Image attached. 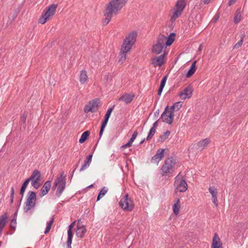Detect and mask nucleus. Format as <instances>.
<instances>
[{"instance_id":"obj_57","label":"nucleus","mask_w":248,"mask_h":248,"mask_svg":"<svg viewBox=\"0 0 248 248\" xmlns=\"http://www.w3.org/2000/svg\"><path fill=\"white\" fill-rule=\"evenodd\" d=\"M78 164H77L76 165V167H75V168L74 169V170H73L72 171V175H71V177H72L73 175H74V173L76 170L77 169V168H78Z\"/></svg>"},{"instance_id":"obj_18","label":"nucleus","mask_w":248,"mask_h":248,"mask_svg":"<svg viewBox=\"0 0 248 248\" xmlns=\"http://www.w3.org/2000/svg\"><path fill=\"white\" fill-rule=\"evenodd\" d=\"M135 95L134 93L130 94H124L121 97H120L118 100H122L126 104H128L130 103L133 99Z\"/></svg>"},{"instance_id":"obj_15","label":"nucleus","mask_w":248,"mask_h":248,"mask_svg":"<svg viewBox=\"0 0 248 248\" xmlns=\"http://www.w3.org/2000/svg\"><path fill=\"white\" fill-rule=\"evenodd\" d=\"M211 248H223L222 243L217 233H214Z\"/></svg>"},{"instance_id":"obj_22","label":"nucleus","mask_w":248,"mask_h":248,"mask_svg":"<svg viewBox=\"0 0 248 248\" xmlns=\"http://www.w3.org/2000/svg\"><path fill=\"white\" fill-rule=\"evenodd\" d=\"M113 107H112V108H109L105 115V117H104V120L102 121V125H104V126H106L108 122V119H109V118L111 115V113L113 109Z\"/></svg>"},{"instance_id":"obj_19","label":"nucleus","mask_w":248,"mask_h":248,"mask_svg":"<svg viewBox=\"0 0 248 248\" xmlns=\"http://www.w3.org/2000/svg\"><path fill=\"white\" fill-rule=\"evenodd\" d=\"M210 142V140L207 138L199 141L196 145L198 147V149L202 150Z\"/></svg>"},{"instance_id":"obj_13","label":"nucleus","mask_w":248,"mask_h":248,"mask_svg":"<svg viewBox=\"0 0 248 248\" xmlns=\"http://www.w3.org/2000/svg\"><path fill=\"white\" fill-rule=\"evenodd\" d=\"M76 223V221L72 222L70 225L68 226V229L67 231L68 233V237L67 240L66 242L67 248H71V244L72 242V238L73 236V234L72 232V229L74 228L75 224Z\"/></svg>"},{"instance_id":"obj_16","label":"nucleus","mask_w":248,"mask_h":248,"mask_svg":"<svg viewBox=\"0 0 248 248\" xmlns=\"http://www.w3.org/2000/svg\"><path fill=\"white\" fill-rule=\"evenodd\" d=\"M51 186V181H47L45 183L42 188L41 189V191L40 193V196L41 197L44 196L48 193V192L50 190Z\"/></svg>"},{"instance_id":"obj_55","label":"nucleus","mask_w":248,"mask_h":248,"mask_svg":"<svg viewBox=\"0 0 248 248\" xmlns=\"http://www.w3.org/2000/svg\"><path fill=\"white\" fill-rule=\"evenodd\" d=\"M26 188H24L23 187H21L20 191V194L22 195V197L23 196L24 192L25 191Z\"/></svg>"},{"instance_id":"obj_47","label":"nucleus","mask_w":248,"mask_h":248,"mask_svg":"<svg viewBox=\"0 0 248 248\" xmlns=\"http://www.w3.org/2000/svg\"><path fill=\"white\" fill-rule=\"evenodd\" d=\"M132 145L130 144L128 142L126 143V144L123 145L121 146V149L122 150H123L124 148H128L131 146Z\"/></svg>"},{"instance_id":"obj_59","label":"nucleus","mask_w":248,"mask_h":248,"mask_svg":"<svg viewBox=\"0 0 248 248\" xmlns=\"http://www.w3.org/2000/svg\"><path fill=\"white\" fill-rule=\"evenodd\" d=\"M134 140H135L134 139H133L131 137V139H130V140H129L128 142L129 143H130L131 145H132V144L133 142V141H134Z\"/></svg>"},{"instance_id":"obj_20","label":"nucleus","mask_w":248,"mask_h":248,"mask_svg":"<svg viewBox=\"0 0 248 248\" xmlns=\"http://www.w3.org/2000/svg\"><path fill=\"white\" fill-rule=\"evenodd\" d=\"M41 174V172L37 170H35L32 172L29 179L31 181H40Z\"/></svg>"},{"instance_id":"obj_28","label":"nucleus","mask_w":248,"mask_h":248,"mask_svg":"<svg viewBox=\"0 0 248 248\" xmlns=\"http://www.w3.org/2000/svg\"><path fill=\"white\" fill-rule=\"evenodd\" d=\"M180 203V200L179 199H177L176 200V201L175 203H174L173 205V211L174 214L175 215H177L179 213L180 208V205L179 204Z\"/></svg>"},{"instance_id":"obj_24","label":"nucleus","mask_w":248,"mask_h":248,"mask_svg":"<svg viewBox=\"0 0 248 248\" xmlns=\"http://www.w3.org/2000/svg\"><path fill=\"white\" fill-rule=\"evenodd\" d=\"M88 80L87 72L85 70H81L79 76V81L81 84H84Z\"/></svg>"},{"instance_id":"obj_21","label":"nucleus","mask_w":248,"mask_h":248,"mask_svg":"<svg viewBox=\"0 0 248 248\" xmlns=\"http://www.w3.org/2000/svg\"><path fill=\"white\" fill-rule=\"evenodd\" d=\"M87 232V230L85 226L77 228L76 235L78 237L83 238L85 233Z\"/></svg>"},{"instance_id":"obj_38","label":"nucleus","mask_w":248,"mask_h":248,"mask_svg":"<svg viewBox=\"0 0 248 248\" xmlns=\"http://www.w3.org/2000/svg\"><path fill=\"white\" fill-rule=\"evenodd\" d=\"M174 108H175V111L179 110L180 108L182 107V103L181 102H177L175 103L174 104Z\"/></svg>"},{"instance_id":"obj_5","label":"nucleus","mask_w":248,"mask_h":248,"mask_svg":"<svg viewBox=\"0 0 248 248\" xmlns=\"http://www.w3.org/2000/svg\"><path fill=\"white\" fill-rule=\"evenodd\" d=\"M175 160L173 157H169L165 160L164 164L161 168V174L164 176L173 171V167L175 164Z\"/></svg>"},{"instance_id":"obj_7","label":"nucleus","mask_w":248,"mask_h":248,"mask_svg":"<svg viewBox=\"0 0 248 248\" xmlns=\"http://www.w3.org/2000/svg\"><path fill=\"white\" fill-rule=\"evenodd\" d=\"M175 34L172 32L170 36L166 37L165 35L160 34L158 37L156 44L165 47L170 46L174 41Z\"/></svg>"},{"instance_id":"obj_37","label":"nucleus","mask_w":248,"mask_h":248,"mask_svg":"<svg viewBox=\"0 0 248 248\" xmlns=\"http://www.w3.org/2000/svg\"><path fill=\"white\" fill-rule=\"evenodd\" d=\"M241 19V16L239 13H236L234 17V22L237 24L239 23Z\"/></svg>"},{"instance_id":"obj_27","label":"nucleus","mask_w":248,"mask_h":248,"mask_svg":"<svg viewBox=\"0 0 248 248\" xmlns=\"http://www.w3.org/2000/svg\"><path fill=\"white\" fill-rule=\"evenodd\" d=\"M164 47H165L163 46L159 45L156 43L155 44L153 45L152 51L154 53L158 54L162 51Z\"/></svg>"},{"instance_id":"obj_45","label":"nucleus","mask_w":248,"mask_h":248,"mask_svg":"<svg viewBox=\"0 0 248 248\" xmlns=\"http://www.w3.org/2000/svg\"><path fill=\"white\" fill-rule=\"evenodd\" d=\"M90 166L89 164H87L86 162H84V164L81 166L80 169L79 170L80 171H82L87 168H88Z\"/></svg>"},{"instance_id":"obj_17","label":"nucleus","mask_w":248,"mask_h":248,"mask_svg":"<svg viewBox=\"0 0 248 248\" xmlns=\"http://www.w3.org/2000/svg\"><path fill=\"white\" fill-rule=\"evenodd\" d=\"M165 54L161 55L158 57L152 59V63L155 67L156 66H161L164 63V57Z\"/></svg>"},{"instance_id":"obj_51","label":"nucleus","mask_w":248,"mask_h":248,"mask_svg":"<svg viewBox=\"0 0 248 248\" xmlns=\"http://www.w3.org/2000/svg\"><path fill=\"white\" fill-rule=\"evenodd\" d=\"M174 111H175V108L173 105L170 107V110L169 111V112H170V113H172V114H174Z\"/></svg>"},{"instance_id":"obj_6","label":"nucleus","mask_w":248,"mask_h":248,"mask_svg":"<svg viewBox=\"0 0 248 248\" xmlns=\"http://www.w3.org/2000/svg\"><path fill=\"white\" fill-rule=\"evenodd\" d=\"M36 195L33 191H29L28 193L27 199L24 207L25 212H28L29 210L33 208L36 204Z\"/></svg>"},{"instance_id":"obj_2","label":"nucleus","mask_w":248,"mask_h":248,"mask_svg":"<svg viewBox=\"0 0 248 248\" xmlns=\"http://www.w3.org/2000/svg\"><path fill=\"white\" fill-rule=\"evenodd\" d=\"M137 37V33L135 31L130 32L125 37L121 46L120 58L119 62L123 63L126 59L127 53L129 52L135 44Z\"/></svg>"},{"instance_id":"obj_48","label":"nucleus","mask_w":248,"mask_h":248,"mask_svg":"<svg viewBox=\"0 0 248 248\" xmlns=\"http://www.w3.org/2000/svg\"><path fill=\"white\" fill-rule=\"evenodd\" d=\"M106 126L101 125L100 131L99 132V138H100L103 134V131L104 130V129L105 128Z\"/></svg>"},{"instance_id":"obj_31","label":"nucleus","mask_w":248,"mask_h":248,"mask_svg":"<svg viewBox=\"0 0 248 248\" xmlns=\"http://www.w3.org/2000/svg\"><path fill=\"white\" fill-rule=\"evenodd\" d=\"M170 132L169 130H167V131L164 132L163 133V135H161L159 137V138L158 140V142H163L164 141H165L170 135Z\"/></svg>"},{"instance_id":"obj_50","label":"nucleus","mask_w":248,"mask_h":248,"mask_svg":"<svg viewBox=\"0 0 248 248\" xmlns=\"http://www.w3.org/2000/svg\"><path fill=\"white\" fill-rule=\"evenodd\" d=\"M77 221H78V223H77V228L80 227H82V226H84V225H83L82 224L81 219H78Z\"/></svg>"},{"instance_id":"obj_40","label":"nucleus","mask_w":248,"mask_h":248,"mask_svg":"<svg viewBox=\"0 0 248 248\" xmlns=\"http://www.w3.org/2000/svg\"><path fill=\"white\" fill-rule=\"evenodd\" d=\"M167 76H164L163 77V78L161 80L160 86H161V87H164V86L165 85V83H166V80H167Z\"/></svg>"},{"instance_id":"obj_60","label":"nucleus","mask_w":248,"mask_h":248,"mask_svg":"<svg viewBox=\"0 0 248 248\" xmlns=\"http://www.w3.org/2000/svg\"><path fill=\"white\" fill-rule=\"evenodd\" d=\"M202 45L201 44L198 48V51H201L202 50Z\"/></svg>"},{"instance_id":"obj_35","label":"nucleus","mask_w":248,"mask_h":248,"mask_svg":"<svg viewBox=\"0 0 248 248\" xmlns=\"http://www.w3.org/2000/svg\"><path fill=\"white\" fill-rule=\"evenodd\" d=\"M155 132V129L154 128H151L148 133V136L146 138V140H149L154 135Z\"/></svg>"},{"instance_id":"obj_54","label":"nucleus","mask_w":248,"mask_h":248,"mask_svg":"<svg viewBox=\"0 0 248 248\" xmlns=\"http://www.w3.org/2000/svg\"><path fill=\"white\" fill-rule=\"evenodd\" d=\"M163 88L164 87H161V86L159 87L158 90V91H157V94L159 95H160L161 93H162V92L163 90Z\"/></svg>"},{"instance_id":"obj_46","label":"nucleus","mask_w":248,"mask_h":248,"mask_svg":"<svg viewBox=\"0 0 248 248\" xmlns=\"http://www.w3.org/2000/svg\"><path fill=\"white\" fill-rule=\"evenodd\" d=\"M59 184V182H58V178L55 180V182L54 183V184L52 187V190L54 191L56 187L58 186V185Z\"/></svg>"},{"instance_id":"obj_44","label":"nucleus","mask_w":248,"mask_h":248,"mask_svg":"<svg viewBox=\"0 0 248 248\" xmlns=\"http://www.w3.org/2000/svg\"><path fill=\"white\" fill-rule=\"evenodd\" d=\"M212 202L214 203V205L216 206H218V201L217 199V196H216L215 197H212Z\"/></svg>"},{"instance_id":"obj_25","label":"nucleus","mask_w":248,"mask_h":248,"mask_svg":"<svg viewBox=\"0 0 248 248\" xmlns=\"http://www.w3.org/2000/svg\"><path fill=\"white\" fill-rule=\"evenodd\" d=\"M186 6L185 0H178L174 7L175 9L183 11Z\"/></svg>"},{"instance_id":"obj_1","label":"nucleus","mask_w":248,"mask_h":248,"mask_svg":"<svg viewBox=\"0 0 248 248\" xmlns=\"http://www.w3.org/2000/svg\"><path fill=\"white\" fill-rule=\"evenodd\" d=\"M127 0H111L106 5L104 15L106 17L103 21V24L107 25L110 21L113 15L117 14L125 5Z\"/></svg>"},{"instance_id":"obj_53","label":"nucleus","mask_w":248,"mask_h":248,"mask_svg":"<svg viewBox=\"0 0 248 248\" xmlns=\"http://www.w3.org/2000/svg\"><path fill=\"white\" fill-rule=\"evenodd\" d=\"M236 1V0H229L228 2V5L229 6H231L233 4H234Z\"/></svg>"},{"instance_id":"obj_30","label":"nucleus","mask_w":248,"mask_h":248,"mask_svg":"<svg viewBox=\"0 0 248 248\" xmlns=\"http://www.w3.org/2000/svg\"><path fill=\"white\" fill-rule=\"evenodd\" d=\"M90 134V132L88 130L85 131L81 135V136L79 140V142L80 143H84L88 139Z\"/></svg>"},{"instance_id":"obj_3","label":"nucleus","mask_w":248,"mask_h":248,"mask_svg":"<svg viewBox=\"0 0 248 248\" xmlns=\"http://www.w3.org/2000/svg\"><path fill=\"white\" fill-rule=\"evenodd\" d=\"M58 5L52 4L46 7L43 11L40 18L39 19V23L44 24L50 19L55 14Z\"/></svg>"},{"instance_id":"obj_11","label":"nucleus","mask_w":248,"mask_h":248,"mask_svg":"<svg viewBox=\"0 0 248 248\" xmlns=\"http://www.w3.org/2000/svg\"><path fill=\"white\" fill-rule=\"evenodd\" d=\"M168 106H167L164 112L162 113L161 115V118L162 119V121L168 124H171L173 121V117L174 114L172 113H170L168 112V114H167V110L168 109Z\"/></svg>"},{"instance_id":"obj_32","label":"nucleus","mask_w":248,"mask_h":248,"mask_svg":"<svg viewBox=\"0 0 248 248\" xmlns=\"http://www.w3.org/2000/svg\"><path fill=\"white\" fill-rule=\"evenodd\" d=\"M54 218L53 217H52V218L51 219V220L47 223V226H46V230L44 232V233L45 234L49 232V231L51 229V227L52 225V224L54 222Z\"/></svg>"},{"instance_id":"obj_41","label":"nucleus","mask_w":248,"mask_h":248,"mask_svg":"<svg viewBox=\"0 0 248 248\" xmlns=\"http://www.w3.org/2000/svg\"><path fill=\"white\" fill-rule=\"evenodd\" d=\"M16 219H13L11 222L10 223V227L11 228H13V229H15L16 227Z\"/></svg>"},{"instance_id":"obj_58","label":"nucleus","mask_w":248,"mask_h":248,"mask_svg":"<svg viewBox=\"0 0 248 248\" xmlns=\"http://www.w3.org/2000/svg\"><path fill=\"white\" fill-rule=\"evenodd\" d=\"M157 126V122H155L154 123L153 125V126L152 127V128H156V127Z\"/></svg>"},{"instance_id":"obj_33","label":"nucleus","mask_w":248,"mask_h":248,"mask_svg":"<svg viewBox=\"0 0 248 248\" xmlns=\"http://www.w3.org/2000/svg\"><path fill=\"white\" fill-rule=\"evenodd\" d=\"M108 191V188L106 187H104L100 191L97 198V201H98L100 200L101 198H102L103 196H104L106 193Z\"/></svg>"},{"instance_id":"obj_49","label":"nucleus","mask_w":248,"mask_h":248,"mask_svg":"<svg viewBox=\"0 0 248 248\" xmlns=\"http://www.w3.org/2000/svg\"><path fill=\"white\" fill-rule=\"evenodd\" d=\"M27 117V114L25 113H24L22 115L21 118H22V122H23V124H25Z\"/></svg>"},{"instance_id":"obj_10","label":"nucleus","mask_w":248,"mask_h":248,"mask_svg":"<svg viewBox=\"0 0 248 248\" xmlns=\"http://www.w3.org/2000/svg\"><path fill=\"white\" fill-rule=\"evenodd\" d=\"M174 185L176 189L181 192L186 191L187 189V184L184 179H180L178 175L175 177Z\"/></svg>"},{"instance_id":"obj_4","label":"nucleus","mask_w":248,"mask_h":248,"mask_svg":"<svg viewBox=\"0 0 248 248\" xmlns=\"http://www.w3.org/2000/svg\"><path fill=\"white\" fill-rule=\"evenodd\" d=\"M119 204L123 210L127 212L131 211L134 207L133 202L127 194L121 198Z\"/></svg>"},{"instance_id":"obj_26","label":"nucleus","mask_w":248,"mask_h":248,"mask_svg":"<svg viewBox=\"0 0 248 248\" xmlns=\"http://www.w3.org/2000/svg\"><path fill=\"white\" fill-rule=\"evenodd\" d=\"M196 61H194L192 63L190 67V69H189L188 71L187 72L186 75V78H190L194 74V73L196 71Z\"/></svg>"},{"instance_id":"obj_61","label":"nucleus","mask_w":248,"mask_h":248,"mask_svg":"<svg viewBox=\"0 0 248 248\" xmlns=\"http://www.w3.org/2000/svg\"><path fill=\"white\" fill-rule=\"evenodd\" d=\"M210 0H204V4H208L210 2Z\"/></svg>"},{"instance_id":"obj_42","label":"nucleus","mask_w":248,"mask_h":248,"mask_svg":"<svg viewBox=\"0 0 248 248\" xmlns=\"http://www.w3.org/2000/svg\"><path fill=\"white\" fill-rule=\"evenodd\" d=\"M92 157H93L92 154L89 155L87 156V157L86 158L85 162H86L87 164H89L90 165L91 161H92Z\"/></svg>"},{"instance_id":"obj_8","label":"nucleus","mask_w":248,"mask_h":248,"mask_svg":"<svg viewBox=\"0 0 248 248\" xmlns=\"http://www.w3.org/2000/svg\"><path fill=\"white\" fill-rule=\"evenodd\" d=\"M58 188L56 192V195L58 197H60L62 194L63 191L65 188L66 180L65 177L63 175V173H62L59 177H58Z\"/></svg>"},{"instance_id":"obj_12","label":"nucleus","mask_w":248,"mask_h":248,"mask_svg":"<svg viewBox=\"0 0 248 248\" xmlns=\"http://www.w3.org/2000/svg\"><path fill=\"white\" fill-rule=\"evenodd\" d=\"M193 91L192 87L190 85H189L185 88L182 92L179 93V96L181 99L184 100L186 98H189L192 96Z\"/></svg>"},{"instance_id":"obj_36","label":"nucleus","mask_w":248,"mask_h":248,"mask_svg":"<svg viewBox=\"0 0 248 248\" xmlns=\"http://www.w3.org/2000/svg\"><path fill=\"white\" fill-rule=\"evenodd\" d=\"M39 181H31V186L35 189H38L40 186L41 184L39 183Z\"/></svg>"},{"instance_id":"obj_63","label":"nucleus","mask_w":248,"mask_h":248,"mask_svg":"<svg viewBox=\"0 0 248 248\" xmlns=\"http://www.w3.org/2000/svg\"><path fill=\"white\" fill-rule=\"evenodd\" d=\"M144 141H145V139H143L142 140H141L140 142V144H141L143 143Z\"/></svg>"},{"instance_id":"obj_52","label":"nucleus","mask_w":248,"mask_h":248,"mask_svg":"<svg viewBox=\"0 0 248 248\" xmlns=\"http://www.w3.org/2000/svg\"><path fill=\"white\" fill-rule=\"evenodd\" d=\"M138 132L137 131H134V132L133 133V134H132V138L134 139V140H135V139L136 138V137H137L138 136Z\"/></svg>"},{"instance_id":"obj_43","label":"nucleus","mask_w":248,"mask_h":248,"mask_svg":"<svg viewBox=\"0 0 248 248\" xmlns=\"http://www.w3.org/2000/svg\"><path fill=\"white\" fill-rule=\"evenodd\" d=\"M31 180L29 179V178H28V179H27L23 183V184H22L21 187H23L24 188H26L28 185L29 184V182L31 181Z\"/></svg>"},{"instance_id":"obj_62","label":"nucleus","mask_w":248,"mask_h":248,"mask_svg":"<svg viewBox=\"0 0 248 248\" xmlns=\"http://www.w3.org/2000/svg\"><path fill=\"white\" fill-rule=\"evenodd\" d=\"M11 197V199H10L11 203H13V202H14V197Z\"/></svg>"},{"instance_id":"obj_29","label":"nucleus","mask_w":248,"mask_h":248,"mask_svg":"<svg viewBox=\"0 0 248 248\" xmlns=\"http://www.w3.org/2000/svg\"><path fill=\"white\" fill-rule=\"evenodd\" d=\"M182 12L183 11L174 8V12L170 18V21L171 22H174L176 19L177 18L181 15Z\"/></svg>"},{"instance_id":"obj_56","label":"nucleus","mask_w":248,"mask_h":248,"mask_svg":"<svg viewBox=\"0 0 248 248\" xmlns=\"http://www.w3.org/2000/svg\"><path fill=\"white\" fill-rule=\"evenodd\" d=\"M14 194H15L14 188V187H12V188H11L10 197H14Z\"/></svg>"},{"instance_id":"obj_23","label":"nucleus","mask_w":248,"mask_h":248,"mask_svg":"<svg viewBox=\"0 0 248 248\" xmlns=\"http://www.w3.org/2000/svg\"><path fill=\"white\" fill-rule=\"evenodd\" d=\"M7 217V213H4L0 216V233L1 232L6 224Z\"/></svg>"},{"instance_id":"obj_9","label":"nucleus","mask_w":248,"mask_h":248,"mask_svg":"<svg viewBox=\"0 0 248 248\" xmlns=\"http://www.w3.org/2000/svg\"><path fill=\"white\" fill-rule=\"evenodd\" d=\"M99 99H95L90 101L88 104H86L84 107V112L88 113L89 112H95L99 108Z\"/></svg>"},{"instance_id":"obj_14","label":"nucleus","mask_w":248,"mask_h":248,"mask_svg":"<svg viewBox=\"0 0 248 248\" xmlns=\"http://www.w3.org/2000/svg\"><path fill=\"white\" fill-rule=\"evenodd\" d=\"M164 149H159L157 150L155 155H154L151 159V162L154 163L158 164V162L164 157Z\"/></svg>"},{"instance_id":"obj_34","label":"nucleus","mask_w":248,"mask_h":248,"mask_svg":"<svg viewBox=\"0 0 248 248\" xmlns=\"http://www.w3.org/2000/svg\"><path fill=\"white\" fill-rule=\"evenodd\" d=\"M208 190L212 195V197L217 196V188H216L215 187H210Z\"/></svg>"},{"instance_id":"obj_39","label":"nucleus","mask_w":248,"mask_h":248,"mask_svg":"<svg viewBox=\"0 0 248 248\" xmlns=\"http://www.w3.org/2000/svg\"><path fill=\"white\" fill-rule=\"evenodd\" d=\"M243 41V37H242L241 40L239 41L233 46V48H237L240 47Z\"/></svg>"},{"instance_id":"obj_64","label":"nucleus","mask_w":248,"mask_h":248,"mask_svg":"<svg viewBox=\"0 0 248 248\" xmlns=\"http://www.w3.org/2000/svg\"><path fill=\"white\" fill-rule=\"evenodd\" d=\"M93 187V185L92 184V185H91L89 186H88V187L91 188V187Z\"/></svg>"}]
</instances>
